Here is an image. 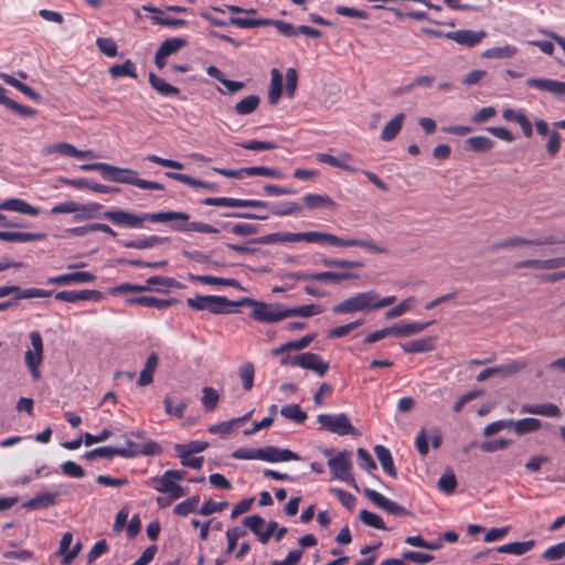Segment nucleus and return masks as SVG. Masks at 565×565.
I'll use <instances>...</instances> for the list:
<instances>
[{"mask_svg": "<svg viewBox=\"0 0 565 565\" xmlns=\"http://www.w3.org/2000/svg\"><path fill=\"white\" fill-rule=\"evenodd\" d=\"M103 217L117 226L141 228L145 222H172L171 228L177 232H198L204 234H217L220 230L203 222H189L190 215L185 212L163 211L157 213L134 214L125 210L107 211Z\"/></svg>", "mask_w": 565, "mask_h": 565, "instance_id": "f257e3e1", "label": "nucleus"}, {"mask_svg": "<svg viewBox=\"0 0 565 565\" xmlns=\"http://www.w3.org/2000/svg\"><path fill=\"white\" fill-rule=\"evenodd\" d=\"M186 305L195 310H207L214 315L232 312V308L239 305H249L253 307L250 317L258 322L276 323L287 318L286 307L279 303H267L256 301L250 298H243L235 302L224 296H196L188 298Z\"/></svg>", "mask_w": 565, "mask_h": 565, "instance_id": "f03ea898", "label": "nucleus"}, {"mask_svg": "<svg viewBox=\"0 0 565 565\" xmlns=\"http://www.w3.org/2000/svg\"><path fill=\"white\" fill-rule=\"evenodd\" d=\"M254 243L270 245L277 243H297V242H307V243H328L338 247H362L366 248L375 254H386L387 249L385 247L376 245L371 239H361V238H341L331 233H322L317 231L311 232H302V233H287V232H276L270 233L264 236H260L253 241Z\"/></svg>", "mask_w": 565, "mask_h": 565, "instance_id": "7ed1b4c3", "label": "nucleus"}, {"mask_svg": "<svg viewBox=\"0 0 565 565\" xmlns=\"http://www.w3.org/2000/svg\"><path fill=\"white\" fill-rule=\"evenodd\" d=\"M83 171H99L102 177L110 182L131 184L142 190L162 191L164 185L137 178V172L128 168H119L105 162L85 163L79 167Z\"/></svg>", "mask_w": 565, "mask_h": 565, "instance_id": "20e7f679", "label": "nucleus"}, {"mask_svg": "<svg viewBox=\"0 0 565 565\" xmlns=\"http://www.w3.org/2000/svg\"><path fill=\"white\" fill-rule=\"evenodd\" d=\"M395 296L380 297L374 290L358 292L333 306L335 315H349L354 312H369L393 305Z\"/></svg>", "mask_w": 565, "mask_h": 565, "instance_id": "39448f33", "label": "nucleus"}, {"mask_svg": "<svg viewBox=\"0 0 565 565\" xmlns=\"http://www.w3.org/2000/svg\"><path fill=\"white\" fill-rule=\"evenodd\" d=\"M324 457H329L328 467L332 472V478L343 481L353 488H358L355 480L352 476V458L351 452L348 450L339 451L333 456V450L324 448L321 450Z\"/></svg>", "mask_w": 565, "mask_h": 565, "instance_id": "423d86ee", "label": "nucleus"}, {"mask_svg": "<svg viewBox=\"0 0 565 565\" xmlns=\"http://www.w3.org/2000/svg\"><path fill=\"white\" fill-rule=\"evenodd\" d=\"M103 205L97 202L78 203L70 200L54 205L51 209L52 214H68L73 213L74 222H84L99 216Z\"/></svg>", "mask_w": 565, "mask_h": 565, "instance_id": "0eeeda50", "label": "nucleus"}, {"mask_svg": "<svg viewBox=\"0 0 565 565\" xmlns=\"http://www.w3.org/2000/svg\"><path fill=\"white\" fill-rule=\"evenodd\" d=\"M177 281L170 277L152 276L146 281V285H137L130 282H124L118 286L110 288L108 291L110 295H121L127 292H145V291H164L174 287Z\"/></svg>", "mask_w": 565, "mask_h": 565, "instance_id": "6e6552de", "label": "nucleus"}, {"mask_svg": "<svg viewBox=\"0 0 565 565\" xmlns=\"http://www.w3.org/2000/svg\"><path fill=\"white\" fill-rule=\"evenodd\" d=\"M317 422L321 428L339 436L359 435L358 429L351 424L350 418L344 413L320 414L317 417Z\"/></svg>", "mask_w": 565, "mask_h": 565, "instance_id": "1a4fd4ad", "label": "nucleus"}, {"mask_svg": "<svg viewBox=\"0 0 565 565\" xmlns=\"http://www.w3.org/2000/svg\"><path fill=\"white\" fill-rule=\"evenodd\" d=\"M30 341L32 349L25 352L24 360L33 380L38 381L41 377L40 365L43 362V340L40 332L32 331Z\"/></svg>", "mask_w": 565, "mask_h": 565, "instance_id": "9d476101", "label": "nucleus"}, {"mask_svg": "<svg viewBox=\"0 0 565 565\" xmlns=\"http://www.w3.org/2000/svg\"><path fill=\"white\" fill-rule=\"evenodd\" d=\"M126 447H117V456L122 458H136L139 456H159L162 454L163 448L154 440H147L139 445L131 440L126 441Z\"/></svg>", "mask_w": 565, "mask_h": 565, "instance_id": "9b49d317", "label": "nucleus"}, {"mask_svg": "<svg viewBox=\"0 0 565 565\" xmlns=\"http://www.w3.org/2000/svg\"><path fill=\"white\" fill-rule=\"evenodd\" d=\"M188 45L185 38H169L164 40L158 47L154 54V64L159 70H162L167 65V58L178 53L181 49Z\"/></svg>", "mask_w": 565, "mask_h": 565, "instance_id": "f8f14e48", "label": "nucleus"}, {"mask_svg": "<svg viewBox=\"0 0 565 565\" xmlns=\"http://www.w3.org/2000/svg\"><path fill=\"white\" fill-rule=\"evenodd\" d=\"M148 483L158 492L168 493L172 500H178L185 494L184 488L174 482L171 476H167V470L161 477L151 478Z\"/></svg>", "mask_w": 565, "mask_h": 565, "instance_id": "ddd939ff", "label": "nucleus"}, {"mask_svg": "<svg viewBox=\"0 0 565 565\" xmlns=\"http://www.w3.org/2000/svg\"><path fill=\"white\" fill-rule=\"evenodd\" d=\"M364 494L373 504H375L376 507L381 508L382 510L386 511L390 514L396 516H405L411 514L406 508L396 503L395 501L385 498L383 494L375 490L365 489Z\"/></svg>", "mask_w": 565, "mask_h": 565, "instance_id": "4468645a", "label": "nucleus"}, {"mask_svg": "<svg viewBox=\"0 0 565 565\" xmlns=\"http://www.w3.org/2000/svg\"><path fill=\"white\" fill-rule=\"evenodd\" d=\"M54 298L58 301L77 302V301H100L104 295L99 290H62L54 294Z\"/></svg>", "mask_w": 565, "mask_h": 565, "instance_id": "2eb2a0df", "label": "nucleus"}, {"mask_svg": "<svg viewBox=\"0 0 565 565\" xmlns=\"http://www.w3.org/2000/svg\"><path fill=\"white\" fill-rule=\"evenodd\" d=\"M559 243L553 236H545L542 238L529 239L520 236L509 237L501 242L494 243L492 249H504L515 246H541V245H553Z\"/></svg>", "mask_w": 565, "mask_h": 565, "instance_id": "dca6fc26", "label": "nucleus"}, {"mask_svg": "<svg viewBox=\"0 0 565 565\" xmlns=\"http://www.w3.org/2000/svg\"><path fill=\"white\" fill-rule=\"evenodd\" d=\"M296 363L299 367L310 370L319 376H323L330 367L328 362L323 361L319 354L312 352L297 354Z\"/></svg>", "mask_w": 565, "mask_h": 565, "instance_id": "f3484780", "label": "nucleus"}, {"mask_svg": "<svg viewBox=\"0 0 565 565\" xmlns=\"http://www.w3.org/2000/svg\"><path fill=\"white\" fill-rule=\"evenodd\" d=\"M487 36V32L483 30L472 31V30H457L452 32H448L445 34V38L452 40L457 44L475 47L477 46L484 38Z\"/></svg>", "mask_w": 565, "mask_h": 565, "instance_id": "a211bd4d", "label": "nucleus"}, {"mask_svg": "<svg viewBox=\"0 0 565 565\" xmlns=\"http://www.w3.org/2000/svg\"><path fill=\"white\" fill-rule=\"evenodd\" d=\"M524 367H525L524 362L515 360V361H512L504 365H497V366L488 367V369L481 371L477 375V381L483 382L494 375H501V376L508 377V376H511V375L518 373L519 371L523 370Z\"/></svg>", "mask_w": 565, "mask_h": 565, "instance_id": "6ab92c4d", "label": "nucleus"}, {"mask_svg": "<svg viewBox=\"0 0 565 565\" xmlns=\"http://www.w3.org/2000/svg\"><path fill=\"white\" fill-rule=\"evenodd\" d=\"M434 321H399L391 326L392 335L406 338L418 334L431 326Z\"/></svg>", "mask_w": 565, "mask_h": 565, "instance_id": "aec40b11", "label": "nucleus"}, {"mask_svg": "<svg viewBox=\"0 0 565 565\" xmlns=\"http://www.w3.org/2000/svg\"><path fill=\"white\" fill-rule=\"evenodd\" d=\"M316 159L320 163H326L334 168H340L348 172H356L358 169L353 166L349 164L348 161H351L353 159L352 154L349 152H342L340 157H334L329 153H317Z\"/></svg>", "mask_w": 565, "mask_h": 565, "instance_id": "412c9836", "label": "nucleus"}, {"mask_svg": "<svg viewBox=\"0 0 565 565\" xmlns=\"http://www.w3.org/2000/svg\"><path fill=\"white\" fill-rule=\"evenodd\" d=\"M526 84L539 90L548 92L553 95L561 96L565 94V82L550 78H529Z\"/></svg>", "mask_w": 565, "mask_h": 565, "instance_id": "4be33fe9", "label": "nucleus"}, {"mask_svg": "<svg viewBox=\"0 0 565 565\" xmlns=\"http://www.w3.org/2000/svg\"><path fill=\"white\" fill-rule=\"evenodd\" d=\"M142 10L146 12L156 13V15L151 17V22L153 24L163 25V26H168L171 29H179V28L186 25V23H188L186 20H184V19L171 18V17L164 18V17H162L163 12L159 8L150 6V4L142 6Z\"/></svg>", "mask_w": 565, "mask_h": 565, "instance_id": "5701e85b", "label": "nucleus"}, {"mask_svg": "<svg viewBox=\"0 0 565 565\" xmlns=\"http://www.w3.org/2000/svg\"><path fill=\"white\" fill-rule=\"evenodd\" d=\"M126 305H138L147 308L166 309L175 302V299H160L152 296H137L125 299Z\"/></svg>", "mask_w": 565, "mask_h": 565, "instance_id": "b1692460", "label": "nucleus"}, {"mask_svg": "<svg viewBox=\"0 0 565 565\" xmlns=\"http://www.w3.org/2000/svg\"><path fill=\"white\" fill-rule=\"evenodd\" d=\"M0 210L12 211L21 214L38 216L40 209L29 204L26 201L18 198L8 199L0 203Z\"/></svg>", "mask_w": 565, "mask_h": 565, "instance_id": "393cba45", "label": "nucleus"}, {"mask_svg": "<svg viewBox=\"0 0 565 565\" xmlns=\"http://www.w3.org/2000/svg\"><path fill=\"white\" fill-rule=\"evenodd\" d=\"M521 414L541 415L546 417H558L561 411L557 405L552 403L545 404H523L520 408Z\"/></svg>", "mask_w": 565, "mask_h": 565, "instance_id": "a878e982", "label": "nucleus"}, {"mask_svg": "<svg viewBox=\"0 0 565 565\" xmlns=\"http://www.w3.org/2000/svg\"><path fill=\"white\" fill-rule=\"evenodd\" d=\"M0 104L6 106L8 109L14 111L21 117H33L36 115V109L23 106L13 99L8 97V90L0 85Z\"/></svg>", "mask_w": 565, "mask_h": 565, "instance_id": "bb28decb", "label": "nucleus"}, {"mask_svg": "<svg viewBox=\"0 0 565 565\" xmlns=\"http://www.w3.org/2000/svg\"><path fill=\"white\" fill-rule=\"evenodd\" d=\"M302 201L309 210L330 209L333 211L337 209V203L326 194L308 193L302 196Z\"/></svg>", "mask_w": 565, "mask_h": 565, "instance_id": "cd10ccee", "label": "nucleus"}, {"mask_svg": "<svg viewBox=\"0 0 565 565\" xmlns=\"http://www.w3.org/2000/svg\"><path fill=\"white\" fill-rule=\"evenodd\" d=\"M374 454H375L376 458L379 459L384 472L387 473L392 478H396L397 470L395 468L394 460H393L390 449L383 445H376L374 447Z\"/></svg>", "mask_w": 565, "mask_h": 565, "instance_id": "c85d7f7f", "label": "nucleus"}, {"mask_svg": "<svg viewBox=\"0 0 565 565\" xmlns=\"http://www.w3.org/2000/svg\"><path fill=\"white\" fill-rule=\"evenodd\" d=\"M57 497L58 492H40L28 500L23 507L30 510L53 507L56 504Z\"/></svg>", "mask_w": 565, "mask_h": 565, "instance_id": "c756f323", "label": "nucleus"}, {"mask_svg": "<svg viewBox=\"0 0 565 565\" xmlns=\"http://www.w3.org/2000/svg\"><path fill=\"white\" fill-rule=\"evenodd\" d=\"M435 345L436 338L427 337L424 339L413 340L407 343H402L401 348L406 353H423L433 351L435 349Z\"/></svg>", "mask_w": 565, "mask_h": 565, "instance_id": "7c9ffc66", "label": "nucleus"}, {"mask_svg": "<svg viewBox=\"0 0 565 565\" xmlns=\"http://www.w3.org/2000/svg\"><path fill=\"white\" fill-rule=\"evenodd\" d=\"M45 233H24V232H4L0 231V239L11 243H28L33 241H43Z\"/></svg>", "mask_w": 565, "mask_h": 565, "instance_id": "2f4dec72", "label": "nucleus"}, {"mask_svg": "<svg viewBox=\"0 0 565 565\" xmlns=\"http://www.w3.org/2000/svg\"><path fill=\"white\" fill-rule=\"evenodd\" d=\"M542 427V422L534 417H526L522 419H511V428L518 436H523L534 433Z\"/></svg>", "mask_w": 565, "mask_h": 565, "instance_id": "473e14b6", "label": "nucleus"}, {"mask_svg": "<svg viewBox=\"0 0 565 565\" xmlns=\"http://www.w3.org/2000/svg\"><path fill=\"white\" fill-rule=\"evenodd\" d=\"M315 338H316L315 333H309L298 340L285 342L281 345L273 349L271 354L276 356V355H280L290 350L306 349L307 347L310 345V343L315 340Z\"/></svg>", "mask_w": 565, "mask_h": 565, "instance_id": "72a5a7b5", "label": "nucleus"}, {"mask_svg": "<svg viewBox=\"0 0 565 565\" xmlns=\"http://www.w3.org/2000/svg\"><path fill=\"white\" fill-rule=\"evenodd\" d=\"M404 120V113H399L395 117H393L382 129L381 139L383 141H392L393 139H395L399 131L402 130Z\"/></svg>", "mask_w": 565, "mask_h": 565, "instance_id": "f704fd0d", "label": "nucleus"}, {"mask_svg": "<svg viewBox=\"0 0 565 565\" xmlns=\"http://www.w3.org/2000/svg\"><path fill=\"white\" fill-rule=\"evenodd\" d=\"M159 362V358L157 353L152 352L147 358L145 367L141 370L139 379H138V385L139 386H147L152 383L153 381V374L157 370Z\"/></svg>", "mask_w": 565, "mask_h": 565, "instance_id": "c9c22d12", "label": "nucleus"}, {"mask_svg": "<svg viewBox=\"0 0 565 565\" xmlns=\"http://www.w3.org/2000/svg\"><path fill=\"white\" fill-rule=\"evenodd\" d=\"M169 242V237H162L158 235H151L143 238L124 242L122 246L127 248L146 249L158 245H162Z\"/></svg>", "mask_w": 565, "mask_h": 565, "instance_id": "e433bc0d", "label": "nucleus"}, {"mask_svg": "<svg viewBox=\"0 0 565 565\" xmlns=\"http://www.w3.org/2000/svg\"><path fill=\"white\" fill-rule=\"evenodd\" d=\"M190 278L194 281L211 285V286H224V287H238L239 282L234 278H222L212 275H190Z\"/></svg>", "mask_w": 565, "mask_h": 565, "instance_id": "4c0bfd02", "label": "nucleus"}, {"mask_svg": "<svg viewBox=\"0 0 565 565\" xmlns=\"http://www.w3.org/2000/svg\"><path fill=\"white\" fill-rule=\"evenodd\" d=\"M535 545L534 540L525 541V542H511L501 546H498L495 551L498 553H508L513 555H523L530 552Z\"/></svg>", "mask_w": 565, "mask_h": 565, "instance_id": "58836bf2", "label": "nucleus"}, {"mask_svg": "<svg viewBox=\"0 0 565 565\" xmlns=\"http://www.w3.org/2000/svg\"><path fill=\"white\" fill-rule=\"evenodd\" d=\"M166 177L179 181L181 183H184L186 185L193 186V188H204L207 190H216L215 183L205 182L202 180L194 179L188 174L179 173V172H166Z\"/></svg>", "mask_w": 565, "mask_h": 565, "instance_id": "ea45409f", "label": "nucleus"}, {"mask_svg": "<svg viewBox=\"0 0 565 565\" xmlns=\"http://www.w3.org/2000/svg\"><path fill=\"white\" fill-rule=\"evenodd\" d=\"M149 83L151 87L162 96H178L180 94V89L178 87L167 83L153 73L149 74Z\"/></svg>", "mask_w": 565, "mask_h": 565, "instance_id": "a19ab883", "label": "nucleus"}, {"mask_svg": "<svg viewBox=\"0 0 565 565\" xmlns=\"http://www.w3.org/2000/svg\"><path fill=\"white\" fill-rule=\"evenodd\" d=\"M270 211L276 216H288L300 213L302 205L294 201L271 203Z\"/></svg>", "mask_w": 565, "mask_h": 565, "instance_id": "79ce46f5", "label": "nucleus"}, {"mask_svg": "<svg viewBox=\"0 0 565 565\" xmlns=\"http://www.w3.org/2000/svg\"><path fill=\"white\" fill-rule=\"evenodd\" d=\"M323 312V308L320 305L310 303L303 306H297L292 308H286L287 318L301 317L309 318Z\"/></svg>", "mask_w": 565, "mask_h": 565, "instance_id": "37998d69", "label": "nucleus"}, {"mask_svg": "<svg viewBox=\"0 0 565 565\" xmlns=\"http://www.w3.org/2000/svg\"><path fill=\"white\" fill-rule=\"evenodd\" d=\"M271 78L268 90V102L276 104L282 94V75L277 68H273Z\"/></svg>", "mask_w": 565, "mask_h": 565, "instance_id": "c03bdc74", "label": "nucleus"}, {"mask_svg": "<svg viewBox=\"0 0 565 565\" xmlns=\"http://www.w3.org/2000/svg\"><path fill=\"white\" fill-rule=\"evenodd\" d=\"M113 78L131 77L137 78L136 64L131 60H126L122 64H114L108 70Z\"/></svg>", "mask_w": 565, "mask_h": 565, "instance_id": "a18cd8bd", "label": "nucleus"}, {"mask_svg": "<svg viewBox=\"0 0 565 565\" xmlns=\"http://www.w3.org/2000/svg\"><path fill=\"white\" fill-rule=\"evenodd\" d=\"M199 503H200V495L195 494V495H192L190 498H188L186 500L178 503L174 508H173V513L178 516H188L189 514L191 513H194L199 511Z\"/></svg>", "mask_w": 565, "mask_h": 565, "instance_id": "49530a36", "label": "nucleus"}, {"mask_svg": "<svg viewBox=\"0 0 565 565\" xmlns=\"http://www.w3.org/2000/svg\"><path fill=\"white\" fill-rule=\"evenodd\" d=\"M260 103V98L257 95H248L236 103L234 109L239 116H246L254 113Z\"/></svg>", "mask_w": 565, "mask_h": 565, "instance_id": "de8ad7c7", "label": "nucleus"}, {"mask_svg": "<svg viewBox=\"0 0 565 565\" xmlns=\"http://www.w3.org/2000/svg\"><path fill=\"white\" fill-rule=\"evenodd\" d=\"M222 227L223 230H227L237 236H249L257 234L259 231V225L252 223H224Z\"/></svg>", "mask_w": 565, "mask_h": 565, "instance_id": "09e8293b", "label": "nucleus"}, {"mask_svg": "<svg viewBox=\"0 0 565 565\" xmlns=\"http://www.w3.org/2000/svg\"><path fill=\"white\" fill-rule=\"evenodd\" d=\"M2 79L8 84V85H11L13 86L14 88H17L19 92H21L22 94H24L25 96H28L30 99L32 100H35V102H39L41 99V96L39 93H36L33 88H31L30 86H28L26 84L20 82L19 79H17L15 77L9 75V74H3L2 76Z\"/></svg>", "mask_w": 565, "mask_h": 565, "instance_id": "8fccbe9b", "label": "nucleus"}, {"mask_svg": "<svg viewBox=\"0 0 565 565\" xmlns=\"http://www.w3.org/2000/svg\"><path fill=\"white\" fill-rule=\"evenodd\" d=\"M466 146L475 152H486L494 147V141L484 136H475L466 140Z\"/></svg>", "mask_w": 565, "mask_h": 565, "instance_id": "3c124183", "label": "nucleus"}, {"mask_svg": "<svg viewBox=\"0 0 565 565\" xmlns=\"http://www.w3.org/2000/svg\"><path fill=\"white\" fill-rule=\"evenodd\" d=\"M359 276L353 273L343 271V273H337V271H321L315 274V280L316 281H332V282H340L343 280L349 279H355Z\"/></svg>", "mask_w": 565, "mask_h": 565, "instance_id": "603ef678", "label": "nucleus"}, {"mask_svg": "<svg viewBox=\"0 0 565 565\" xmlns=\"http://www.w3.org/2000/svg\"><path fill=\"white\" fill-rule=\"evenodd\" d=\"M280 414L287 419L302 424L307 419V413L298 404H288L280 408Z\"/></svg>", "mask_w": 565, "mask_h": 565, "instance_id": "864d4df0", "label": "nucleus"}, {"mask_svg": "<svg viewBox=\"0 0 565 565\" xmlns=\"http://www.w3.org/2000/svg\"><path fill=\"white\" fill-rule=\"evenodd\" d=\"M245 172H247V177H265L271 179H282L284 174L275 168L256 166V167H246Z\"/></svg>", "mask_w": 565, "mask_h": 565, "instance_id": "5fc2aeb1", "label": "nucleus"}, {"mask_svg": "<svg viewBox=\"0 0 565 565\" xmlns=\"http://www.w3.org/2000/svg\"><path fill=\"white\" fill-rule=\"evenodd\" d=\"M414 303H415L414 297L405 298L399 303H397L393 308L385 311L384 318L390 320V319L401 317L404 313L408 312L413 308Z\"/></svg>", "mask_w": 565, "mask_h": 565, "instance_id": "6e6d98bb", "label": "nucleus"}, {"mask_svg": "<svg viewBox=\"0 0 565 565\" xmlns=\"http://www.w3.org/2000/svg\"><path fill=\"white\" fill-rule=\"evenodd\" d=\"M43 152L45 154L58 153L61 156L75 158L77 154V148L68 142H58L56 145L47 146L44 148Z\"/></svg>", "mask_w": 565, "mask_h": 565, "instance_id": "4d7b16f0", "label": "nucleus"}, {"mask_svg": "<svg viewBox=\"0 0 565 565\" xmlns=\"http://www.w3.org/2000/svg\"><path fill=\"white\" fill-rule=\"evenodd\" d=\"M270 23H271V20L247 19V18H236V17L230 18V24L235 25L241 29L258 28V26L269 25Z\"/></svg>", "mask_w": 565, "mask_h": 565, "instance_id": "13d9d810", "label": "nucleus"}, {"mask_svg": "<svg viewBox=\"0 0 565 565\" xmlns=\"http://www.w3.org/2000/svg\"><path fill=\"white\" fill-rule=\"evenodd\" d=\"M516 52L518 50L513 45L495 46L484 51L483 56L488 58H504L514 56Z\"/></svg>", "mask_w": 565, "mask_h": 565, "instance_id": "bf43d9fd", "label": "nucleus"}, {"mask_svg": "<svg viewBox=\"0 0 565 565\" xmlns=\"http://www.w3.org/2000/svg\"><path fill=\"white\" fill-rule=\"evenodd\" d=\"M202 393H203V395H202L201 401L204 406V409L206 412L214 411L220 401V395H218L217 391L213 387L206 386V387H203Z\"/></svg>", "mask_w": 565, "mask_h": 565, "instance_id": "052dcab7", "label": "nucleus"}, {"mask_svg": "<svg viewBox=\"0 0 565 565\" xmlns=\"http://www.w3.org/2000/svg\"><path fill=\"white\" fill-rule=\"evenodd\" d=\"M359 516H360V520L364 524H366V525H369L371 527H374V529H377V530H385L386 529L383 519L379 514H376L374 512H371L369 510H361Z\"/></svg>", "mask_w": 565, "mask_h": 565, "instance_id": "680f3d73", "label": "nucleus"}, {"mask_svg": "<svg viewBox=\"0 0 565 565\" xmlns=\"http://www.w3.org/2000/svg\"><path fill=\"white\" fill-rule=\"evenodd\" d=\"M245 391L252 390L254 385L255 369L250 362L244 363L238 371Z\"/></svg>", "mask_w": 565, "mask_h": 565, "instance_id": "e2e57ef3", "label": "nucleus"}, {"mask_svg": "<svg viewBox=\"0 0 565 565\" xmlns=\"http://www.w3.org/2000/svg\"><path fill=\"white\" fill-rule=\"evenodd\" d=\"M238 426V419H230L209 426L207 431L222 436L231 434Z\"/></svg>", "mask_w": 565, "mask_h": 565, "instance_id": "0e129e2a", "label": "nucleus"}, {"mask_svg": "<svg viewBox=\"0 0 565 565\" xmlns=\"http://www.w3.org/2000/svg\"><path fill=\"white\" fill-rule=\"evenodd\" d=\"M244 535H246V531L238 526L231 527L226 531L227 547L225 550V555L233 553L237 545L238 539Z\"/></svg>", "mask_w": 565, "mask_h": 565, "instance_id": "69168bd1", "label": "nucleus"}, {"mask_svg": "<svg viewBox=\"0 0 565 565\" xmlns=\"http://www.w3.org/2000/svg\"><path fill=\"white\" fill-rule=\"evenodd\" d=\"M115 456H117V447H111V446L98 447V448L87 451L84 455V457L88 460H92L95 458L111 459Z\"/></svg>", "mask_w": 565, "mask_h": 565, "instance_id": "338daca9", "label": "nucleus"}, {"mask_svg": "<svg viewBox=\"0 0 565 565\" xmlns=\"http://www.w3.org/2000/svg\"><path fill=\"white\" fill-rule=\"evenodd\" d=\"M563 557H565V542L552 545L542 553L544 561H557Z\"/></svg>", "mask_w": 565, "mask_h": 565, "instance_id": "774afa93", "label": "nucleus"}]
</instances>
